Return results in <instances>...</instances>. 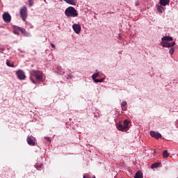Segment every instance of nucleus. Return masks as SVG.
Listing matches in <instances>:
<instances>
[{"label": "nucleus", "mask_w": 178, "mask_h": 178, "mask_svg": "<svg viewBox=\"0 0 178 178\" xmlns=\"http://www.w3.org/2000/svg\"><path fill=\"white\" fill-rule=\"evenodd\" d=\"M93 178H97L95 175L93 176Z\"/></svg>", "instance_id": "31"}, {"label": "nucleus", "mask_w": 178, "mask_h": 178, "mask_svg": "<svg viewBox=\"0 0 178 178\" xmlns=\"http://www.w3.org/2000/svg\"><path fill=\"white\" fill-rule=\"evenodd\" d=\"M3 20L6 23H10V22L11 16L10 15V14L8 13H5L4 14H3Z\"/></svg>", "instance_id": "6"}, {"label": "nucleus", "mask_w": 178, "mask_h": 178, "mask_svg": "<svg viewBox=\"0 0 178 178\" xmlns=\"http://www.w3.org/2000/svg\"><path fill=\"white\" fill-rule=\"evenodd\" d=\"M26 141H27V143L29 144V145H30V146H34L35 144L34 140L31 138V136L27 137Z\"/></svg>", "instance_id": "10"}, {"label": "nucleus", "mask_w": 178, "mask_h": 178, "mask_svg": "<svg viewBox=\"0 0 178 178\" xmlns=\"http://www.w3.org/2000/svg\"><path fill=\"white\" fill-rule=\"evenodd\" d=\"M17 30L21 31L26 37H29L30 35V33H28L24 28L17 26Z\"/></svg>", "instance_id": "9"}, {"label": "nucleus", "mask_w": 178, "mask_h": 178, "mask_svg": "<svg viewBox=\"0 0 178 178\" xmlns=\"http://www.w3.org/2000/svg\"><path fill=\"white\" fill-rule=\"evenodd\" d=\"M168 156H169L168 152L167 150H164L163 152V157L165 159V158H168Z\"/></svg>", "instance_id": "16"}, {"label": "nucleus", "mask_w": 178, "mask_h": 178, "mask_svg": "<svg viewBox=\"0 0 178 178\" xmlns=\"http://www.w3.org/2000/svg\"><path fill=\"white\" fill-rule=\"evenodd\" d=\"M175 45V42H168V48H171Z\"/></svg>", "instance_id": "20"}, {"label": "nucleus", "mask_w": 178, "mask_h": 178, "mask_svg": "<svg viewBox=\"0 0 178 178\" xmlns=\"http://www.w3.org/2000/svg\"><path fill=\"white\" fill-rule=\"evenodd\" d=\"M170 0H159L160 5L166 6L170 4Z\"/></svg>", "instance_id": "11"}, {"label": "nucleus", "mask_w": 178, "mask_h": 178, "mask_svg": "<svg viewBox=\"0 0 178 178\" xmlns=\"http://www.w3.org/2000/svg\"><path fill=\"white\" fill-rule=\"evenodd\" d=\"M16 75L17 76V79L19 80H24L26 78L25 73L22 70H17L16 71Z\"/></svg>", "instance_id": "5"}, {"label": "nucleus", "mask_w": 178, "mask_h": 178, "mask_svg": "<svg viewBox=\"0 0 178 178\" xmlns=\"http://www.w3.org/2000/svg\"><path fill=\"white\" fill-rule=\"evenodd\" d=\"M35 167L37 168V170H39V168H41L42 167V164L40 165H35Z\"/></svg>", "instance_id": "24"}, {"label": "nucleus", "mask_w": 178, "mask_h": 178, "mask_svg": "<svg viewBox=\"0 0 178 178\" xmlns=\"http://www.w3.org/2000/svg\"><path fill=\"white\" fill-rule=\"evenodd\" d=\"M175 47H171V48L170 49V50H169V54H170V55H172V54L175 53Z\"/></svg>", "instance_id": "21"}, {"label": "nucleus", "mask_w": 178, "mask_h": 178, "mask_svg": "<svg viewBox=\"0 0 178 178\" xmlns=\"http://www.w3.org/2000/svg\"><path fill=\"white\" fill-rule=\"evenodd\" d=\"M127 103L126 102H122L121 105L122 107H125L127 106Z\"/></svg>", "instance_id": "25"}, {"label": "nucleus", "mask_w": 178, "mask_h": 178, "mask_svg": "<svg viewBox=\"0 0 178 178\" xmlns=\"http://www.w3.org/2000/svg\"><path fill=\"white\" fill-rule=\"evenodd\" d=\"M150 135L152 138H156V140L162 138V135L161 134L156 133L154 131H151Z\"/></svg>", "instance_id": "8"}, {"label": "nucleus", "mask_w": 178, "mask_h": 178, "mask_svg": "<svg viewBox=\"0 0 178 178\" xmlns=\"http://www.w3.org/2000/svg\"><path fill=\"white\" fill-rule=\"evenodd\" d=\"M19 16H21L22 20L26 22L28 17L27 7L24 6L21 9H19Z\"/></svg>", "instance_id": "3"}, {"label": "nucleus", "mask_w": 178, "mask_h": 178, "mask_svg": "<svg viewBox=\"0 0 178 178\" xmlns=\"http://www.w3.org/2000/svg\"><path fill=\"white\" fill-rule=\"evenodd\" d=\"M159 163H153V164L152 165L151 168H152V169H154V168H157L159 167Z\"/></svg>", "instance_id": "19"}, {"label": "nucleus", "mask_w": 178, "mask_h": 178, "mask_svg": "<svg viewBox=\"0 0 178 178\" xmlns=\"http://www.w3.org/2000/svg\"><path fill=\"white\" fill-rule=\"evenodd\" d=\"M29 5L30 7H32L33 6V3L29 0Z\"/></svg>", "instance_id": "26"}, {"label": "nucleus", "mask_w": 178, "mask_h": 178, "mask_svg": "<svg viewBox=\"0 0 178 178\" xmlns=\"http://www.w3.org/2000/svg\"><path fill=\"white\" fill-rule=\"evenodd\" d=\"M99 76V72H97V73H95L93 75H92V79L93 80L94 79H96L97 77Z\"/></svg>", "instance_id": "23"}, {"label": "nucleus", "mask_w": 178, "mask_h": 178, "mask_svg": "<svg viewBox=\"0 0 178 178\" xmlns=\"http://www.w3.org/2000/svg\"><path fill=\"white\" fill-rule=\"evenodd\" d=\"M129 121L127 120H124L123 125L121 124H118L117 126L118 130L124 131L129 128Z\"/></svg>", "instance_id": "4"}, {"label": "nucleus", "mask_w": 178, "mask_h": 178, "mask_svg": "<svg viewBox=\"0 0 178 178\" xmlns=\"http://www.w3.org/2000/svg\"><path fill=\"white\" fill-rule=\"evenodd\" d=\"M63 1L67 2V3H69L72 6H76V2L75 0H63Z\"/></svg>", "instance_id": "14"}, {"label": "nucleus", "mask_w": 178, "mask_h": 178, "mask_svg": "<svg viewBox=\"0 0 178 178\" xmlns=\"http://www.w3.org/2000/svg\"><path fill=\"white\" fill-rule=\"evenodd\" d=\"M83 178H91V177L90 176H89V175H86V176H83Z\"/></svg>", "instance_id": "29"}, {"label": "nucleus", "mask_w": 178, "mask_h": 178, "mask_svg": "<svg viewBox=\"0 0 178 178\" xmlns=\"http://www.w3.org/2000/svg\"><path fill=\"white\" fill-rule=\"evenodd\" d=\"M172 40H173V38L171 36H164V37L162 38V41L163 42H165V41L170 42V41H172Z\"/></svg>", "instance_id": "12"}, {"label": "nucleus", "mask_w": 178, "mask_h": 178, "mask_svg": "<svg viewBox=\"0 0 178 178\" xmlns=\"http://www.w3.org/2000/svg\"><path fill=\"white\" fill-rule=\"evenodd\" d=\"M93 80H94L95 83H102L104 81V79H95Z\"/></svg>", "instance_id": "22"}, {"label": "nucleus", "mask_w": 178, "mask_h": 178, "mask_svg": "<svg viewBox=\"0 0 178 178\" xmlns=\"http://www.w3.org/2000/svg\"><path fill=\"white\" fill-rule=\"evenodd\" d=\"M33 76H35L36 80L38 81H40L42 82L43 80V74L40 70H33L32 71H31L30 73V80L34 83L35 84L36 82L33 79Z\"/></svg>", "instance_id": "1"}, {"label": "nucleus", "mask_w": 178, "mask_h": 178, "mask_svg": "<svg viewBox=\"0 0 178 178\" xmlns=\"http://www.w3.org/2000/svg\"><path fill=\"white\" fill-rule=\"evenodd\" d=\"M6 64L8 66L11 67H15V65L13 64V63H10V61L9 60H6Z\"/></svg>", "instance_id": "15"}, {"label": "nucleus", "mask_w": 178, "mask_h": 178, "mask_svg": "<svg viewBox=\"0 0 178 178\" xmlns=\"http://www.w3.org/2000/svg\"><path fill=\"white\" fill-rule=\"evenodd\" d=\"M45 139L47 140V141H51V138L49 137H45Z\"/></svg>", "instance_id": "28"}, {"label": "nucleus", "mask_w": 178, "mask_h": 178, "mask_svg": "<svg viewBox=\"0 0 178 178\" xmlns=\"http://www.w3.org/2000/svg\"><path fill=\"white\" fill-rule=\"evenodd\" d=\"M14 33L16 35H19V33L18 31H14Z\"/></svg>", "instance_id": "27"}, {"label": "nucleus", "mask_w": 178, "mask_h": 178, "mask_svg": "<svg viewBox=\"0 0 178 178\" xmlns=\"http://www.w3.org/2000/svg\"><path fill=\"white\" fill-rule=\"evenodd\" d=\"M51 47L52 48H55L54 44V43H51Z\"/></svg>", "instance_id": "30"}, {"label": "nucleus", "mask_w": 178, "mask_h": 178, "mask_svg": "<svg viewBox=\"0 0 178 178\" xmlns=\"http://www.w3.org/2000/svg\"><path fill=\"white\" fill-rule=\"evenodd\" d=\"M65 15L67 17H76L78 16L77 10L72 6H70L65 9Z\"/></svg>", "instance_id": "2"}, {"label": "nucleus", "mask_w": 178, "mask_h": 178, "mask_svg": "<svg viewBox=\"0 0 178 178\" xmlns=\"http://www.w3.org/2000/svg\"><path fill=\"white\" fill-rule=\"evenodd\" d=\"M72 28H73L74 31H75V33L76 34L80 33L81 30V27L80 25L74 24V25H72Z\"/></svg>", "instance_id": "7"}, {"label": "nucleus", "mask_w": 178, "mask_h": 178, "mask_svg": "<svg viewBox=\"0 0 178 178\" xmlns=\"http://www.w3.org/2000/svg\"><path fill=\"white\" fill-rule=\"evenodd\" d=\"M134 178H143V172L138 170L136 172Z\"/></svg>", "instance_id": "13"}, {"label": "nucleus", "mask_w": 178, "mask_h": 178, "mask_svg": "<svg viewBox=\"0 0 178 178\" xmlns=\"http://www.w3.org/2000/svg\"><path fill=\"white\" fill-rule=\"evenodd\" d=\"M157 10H158L159 13H162L163 11L164 10V9H163L162 6H157Z\"/></svg>", "instance_id": "17"}, {"label": "nucleus", "mask_w": 178, "mask_h": 178, "mask_svg": "<svg viewBox=\"0 0 178 178\" xmlns=\"http://www.w3.org/2000/svg\"><path fill=\"white\" fill-rule=\"evenodd\" d=\"M162 46L165 48H168V42H161Z\"/></svg>", "instance_id": "18"}]
</instances>
